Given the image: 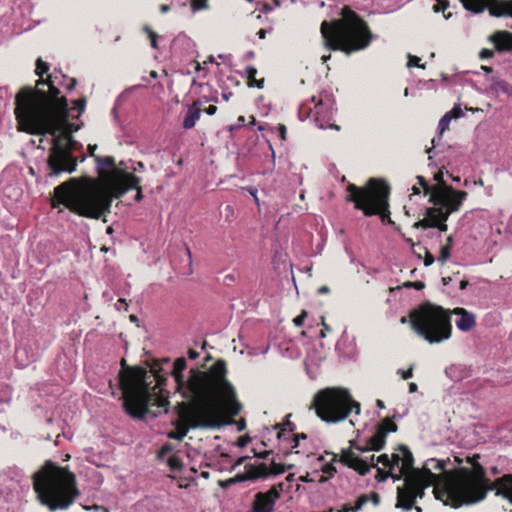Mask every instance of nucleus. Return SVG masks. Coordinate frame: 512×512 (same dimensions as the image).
Instances as JSON below:
<instances>
[{
    "instance_id": "79ce46f5",
    "label": "nucleus",
    "mask_w": 512,
    "mask_h": 512,
    "mask_svg": "<svg viewBox=\"0 0 512 512\" xmlns=\"http://www.w3.org/2000/svg\"><path fill=\"white\" fill-rule=\"evenodd\" d=\"M420 60L421 59L418 56L408 54L407 66L408 67L416 66L418 68L425 69L426 68V64H420Z\"/></svg>"
},
{
    "instance_id": "69168bd1",
    "label": "nucleus",
    "mask_w": 512,
    "mask_h": 512,
    "mask_svg": "<svg viewBox=\"0 0 512 512\" xmlns=\"http://www.w3.org/2000/svg\"><path fill=\"white\" fill-rule=\"evenodd\" d=\"M67 80H68L69 82H68V84L66 85V89H67L68 91H72V90L76 87V85H77V80H76V78H68Z\"/></svg>"
},
{
    "instance_id": "09e8293b",
    "label": "nucleus",
    "mask_w": 512,
    "mask_h": 512,
    "mask_svg": "<svg viewBox=\"0 0 512 512\" xmlns=\"http://www.w3.org/2000/svg\"><path fill=\"white\" fill-rule=\"evenodd\" d=\"M322 472L327 474L329 477H333L336 473V468L333 463H327L322 467Z\"/></svg>"
},
{
    "instance_id": "c85d7f7f",
    "label": "nucleus",
    "mask_w": 512,
    "mask_h": 512,
    "mask_svg": "<svg viewBox=\"0 0 512 512\" xmlns=\"http://www.w3.org/2000/svg\"><path fill=\"white\" fill-rule=\"evenodd\" d=\"M489 81H491V85L488 89V92H491L493 94H498L499 92H502L504 94L510 95L511 89L507 82L504 80H501L498 76H491L487 77Z\"/></svg>"
},
{
    "instance_id": "ea45409f",
    "label": "nucleus",
    "mask_w": 512,
    "mask_h": 512,
    "mask_svg": "<svg viewBox=\"0 0 512 512\" xmlns=\"http://www.w3.org/2000/svg\"><path fill=\"white\" fill-rule=\"evenodd\" d=\"M167 464L172 471H180L183 468V462L180 457L172 455L168 458Z\"/></svg>"
},
{
    "instance_id": "4c0bfd02",
    "label": "nucleus",
    "mask_w": 512,
    "mask_h": 512,
    "mask_svg": "<svg viewBox=\"0 0 512 512\" xmlns=\"http://www.w3.org/2000/svg\"><path fill=\"white\" fill-rule=\"evenodd\" d=\"M259 140V137L257 134H252L247 138V144L242 148L244 155H253L254 152L252 150V145H255L257 141Z\"/></svg>"
},
{
    "instance_id": "cd10ccee",
    "label": "nucleus",
    "mask_w": 512,
    "mask_h": 512,
    "mask_svg": "<svg viewBox=\"0 0 512 512\" xmlns=\"http://www.w3.org/2000/svg\"><path fill=\"white\" fill-rule=\"evenodd\" d=\"M193 258H173L171 260V266L180 275L188 276L193 273Z\"/></svg>"
},
{
    "instance_id": "58836bf2",
    "label": "nucleus",
    "mask_w": 512,
    "mask_h": 512,
    "mask_svg": "<svg viewBox=\"0 0 512 512\" xmlns=\"http://www.w3.org/2000/svg\"><path fill=\"white\" fill-rule=\"evenodd\" d=\"M143 32H145L147 34V36L149 37L150 39V44H151V47L154 48V49H158V43H157V40L159 38L158 34L156 32H154L150 26L148 25H144L143 28H142Z\"/></svg>"
},
{
    "instance_id": "6e6552de",
    "label": "nucleus",
    "mask_w": 512,
    "mask_h": 512,
    "mask_svg": "<svg viewBox=\"0 0 512 512\" xmlns=\"http://www.w3.org/2000/svg\"><path fill=\"white\" fill-rule=\"evenodd\" d=\"M433 179L437 183L432 185L428 191L426 190V194H429L428 201L433 206L425 209V218L415 222L413 227L435 228L439 232H446L448 217L460 209L468 193L448 185L444 180L443 170L436 172Z\"/></svg>"
},
{
    "instance_id": "20e7f679",
    "label": "nucleus",
    "mask_w": 512,
    "mask_h": 512,
    "mask_svg": "<svg viewBox=\"0 0 512 512\" xmlns=\"http://www.w3.org/2000/svg\"><path fill=\"white\" fill-rule=\"evenodd\" d=\"M210 381L196 379L192 382V390L198 392L196 400L201 407L203 416L216 415L227 426L234 423L233 417L237 416L242 406L236 398V391L227 379V364L223 359H218L210 367Z\"/></svg>"
},
{
    "instance_id": "4468645a",
    "label": "nucleus",
    "mask_w": 512,
    "mask_h": 512,
    "mask_svg": "<svg viewBox=\"0 0 512 512\" xmlns=\"http://www.w3.org/2000/svg\"><path fill=\"white\" fill-rule=\"evenodd\" d=\"M440 481V476L429 472L427 468L414 470L404 478V485L397 487L396 508L409 511L414 507L416 499H422L425 495V489L434 486V494L440 499V491L436 487Z\"/></svg>"
},
{
    "instance_id": "13d9d810",
    "label": "nucleus",
    "mask_w": 512,
    "mask_h": 512,
    "mask_svg": "<svg viewBox=\"0 0 512 512\" xmlns=\"http://www.w3.org/2000/svg\"><path fill=\"white\" fill-rule=\"evenodd\" d=\"M115 307L117 310H121L122 308L127 311L128 304L124 298L118 299L117 303L115 304Z\"/></svg>"
},
{
    "instance_id": "338daca9",
    "label": "nucleus",
    "mask_w": 512,
    "mask_h": 512,
    "mask_svg": "<svg viewBox=\"0 0 512 512\" xmlns=\"http://www.w3.org/2000/svg\"><path fill=\"white\" fill-rule=\"evenodd\" d=\"M238 130H239V128H238V127H236V124L230 125V126L228 127V131L230 132V138H231L232 140H235V139H236V134H235V133H236Z\"/></svg>"
},
{
    "instance_id": "412c9836",
    "label": "nucleus",
    "mask_w": 512,
    "mask_h": 512,
    "mask_svg": "<svg viewBox=\"0 0 512 512\" xmlns=\"http://www.w3.org/2000/svg\"><path fill=\"white\" fill-rule=\"evenodd\" d=\"M275 429H278L277 438L281 441H290V438L287 437L288 434L292 433L291 441L294 443L292 445V449H295L299 445V441L301 439H307V435L305 433H293L295 430V424L287 420L284 424H276Z\"/></svg>"
},
{
    "instance_id": "72a5a7b5",
    "label": "nucleus",
    "mask_w": 512,
    "mask_h": 512,
    "mask_svg": "<svg viewBox=\"0 0 512 512\" xmlns=\"http://www.w3.org/2000/svg\"><path fill=\"white\" fill-rule=\"evenodd\" d=\"M445 466L446 464L444 461L431 458L424 463L422 468H427L429 472H432V470H437L441 472L445 471Z\"/></svg>"
},
{
    "instance_id": "9b49d317",
    "label": "nucleus",
    "mask_w": 512,
    "mask_h": 512,
    "mask_svg": "<svg viewBox=\"0 0 512 512\" xmlns=\"http://www.w3.org/2000/svg\"><path fill=\"white\" fill-rule=\"evenodd\" d=\"M311 409L323 422L338 423L347 419L352 412L359 415L361 405L353 399L348 389L326 387L313 396Z\"/></svg>"
},
{
    "instance_id": "052dcab7",
    "label": "nucleus",
    "mask_w": 512,
    "mask_h": 512,
    "mask_svg": "<svg viewBox=\"0 0 512 512\" xmlns=\"http://www.w3.org/2000/svg\"><path fill=\"white\" fill-rule=\"evenodd\" d=\"M350 447L354 448L355 450H357L359 452L371 451V449H366V446L357 445L354 440L350 441Z\"/></svg>"
},
{
    "instance_id": "6ab92c4d",
    "label": "nucleus",
    "mask_w": 512,
    "mask_h": 512,
    "mask_svg": "<svg viewBox=\"0 0 512 512\" xmlns=\"http://www.w3.org/2000/svg\"><path fill=\"white\" fill-rule=\"evenodd\" d=\"M463 8L473 14L487 10L491 17L512 18V0H460Z\"/></svg>"
},
{
    "instance_id": "423d86ee",
    "label": "nucleus",
    "mask_w": 512,
    "mask_h": 512,
    "mask_svg": "<svg viewBox=\"0 0 512 512\" xmlns=\"http://www.w3.org/2000/svg\"><path fill=\"white\" fill-rule=\"evenodd\" d=\"M339 19L323 21L320 32L328 50L342 51L347 55L367 48L376 37L367 23L349 6L341 9Z\"/></svg>"
},
{
    "instance_id": "a18cd8bd",
    "label": "nucleus",
    "mask_w": 512,
    "mask_h": 512,
    "mask_svg": "<svg viewBox=\"0 0 512 512\" xmlns=\"http://www.w3.org/2000/svg\"><path fill=\"white\" fill-rule=\"evenodd\" d=\"M449 7L448 0H437V3L433 6V10L435 12H445V10Z\"/></svg>"
},
{
    "instance_id": "b1692460",
    "label": "nucleus",
    "mask_w": 512,
    "mask_h": 512,
    "mask_svg": "<svg viewBox=\"0 0 512 512\" xmlns=\"http://www.w3.org/2000/svg\"><path fill=\"white\" fill-rule=\"evenodd\" d=\"M397 450L402 453V462L399 470V475H402V479L409 475L417 468H414V457L409 448L405 445H399Z\"/></svg>"
},
{
    "instance_id": "8fccbe9b",
    "label": "nucleus",
    "mask_w": 512,
    "mask_h": 512,
    "mask_svg": "<svg viewBox=\"0 0 512 512\" xmlns=\"http://www.w3.org/2000/svg\"><path fill=\"white\" fill-rule=\"evenodd\" d=\"M390 459H391V466H392V470H393L395 466H399V464H401L402 453L399 451L396 453H393Z\"/></svg>"
},
{
    "instance_id": "a211bd4d",
    "label": "nucleus",
    "mask_w": 512,
    "mask_h": 512,
    "mask_svg": "<svg viewBox=\"0 0 512 512\" xmlns=\"http://www.w3.org/2000/svg\"><path fill=\"white\" fill-rule=\"evenodd\" d=\"M332 461H339L347 467L354 469L362 476L366 475L370 471L371 467H375L377 468L375 479L378 482H384L389 477L394 481H399L402 479V475L394 474L392 470L385 471L384 469L377 467V465L374 463L369 465L366 460L361 459L351 449H343L339 459L337 454H333Z\"/></svg>"
},
{
    "instance_id": "1a4fd4ad",
    "label": "nucleus",
    "mask_w": 512,
    "mask_h": 512,
    "mask_svg": "<svg viewBox=\"0 0 512 512\" xmlns=\"http://www.w3.org/2000/svg\"><path fill=\"white\" fill-rule=\"evenodd\" d=\"M346 192L345 200L353 203L354 208L362 211L364 216H379L384 225H394L389 211L391 188L386 180L370 178L361 187L349 183Z\"/></svg>"
},
{
    "instance_id": "c756f323",
    "label": "nucleus",
    "mask_w": 512,
    "mask_h": 512,
    "mask_svg": "<svg viewBox=\"0 0 512 512\" xmlns=\"http://www.w3.org/2000/svg\"><path fill=\"white\" fill-rule=\"evenodd\" d=\"M257 74V69L254 66H248L244 73H241L242 76H246L248 87H257L262 89L264 87V78L256 79L255 76Z\"/></svg>"
},
{
    "instance_id": "2eb2a0df",
    "label": "nucleus",
    "mask_w": 512,
    "mask_h": 512,
    "mask_svg": "<svg viewBox=\"0 0 512 512\" xmlns=\"http://www.w3.org/2000/svg\"><path fill=\"white\" fill-rule=\"evenodd\" d=\"M46 111L29 114L28 116L18 118V124L20 130L34 135H46L50 134L52 137L63 133L64 136L68 133L78 131L81 126L69 122V107L67 106V112L65 116L62 115H50L51 113Z\"/></svg>"
},
{
    "instance_id": "774afa93",
    "label": "nucleus",
    "mask_w": 512,
    "mask_h": 512,
    "mask_svg": "<svg viewBox=\"0 0 512 512\" xmlns=\"http://www.w3.org/2000/svg\"><path fill=\"white\" fill-rule=\"evenodd\" d=\"M204 111L208 115L212 116L217 112V107L215 105H209Z\"/></svg>"
},
{
    "instance_id": "e433bc0d",
    "label": "nucleus",
    "mask_w": 512,
    "mask_h": 512,
    "mask_svg": "<svg viewBox=\"0 0 512 512\" xmlns=\"http://www.w3.org/2000/svg\"><path fill=\"white\" fill-rule=\"evenodd\" d=\"M49 69V63L43 61L40 57L36 60L35 74L37 76L42 77L44 74L48 73Z\"/></svg>"
},
{
    "instance_id": "864d4df0",
    "label": "nucleus",
    "mask_w": 512,
    "mask_h": 512,
    "mask_svg": "<svg viewBox=\"0 0 512 512\" xmlns=\"http://www.w3.org/2000/svg\"><path fill=\"white\" fill-rule=\"evenodd\" d=\"M321 325L322 329L320 331V337L325 338L327 333L331 331L330 326L325 322V318L321 317Z\"/></svg>"
},
{
    "instance_id": "9d476101",
    "label": "nucleus",
    "mask_w": 512,
    "mask_h": 512,
    "mask_svg": "<svg viewBox=\"0 0 512 512\" xmlns=\"http://www.w3.org/2000/svg\"><path fill=\"white\" fill-rule=\"evenodd\" d=\"M414 332L430 344L441 343L452 335L451 312L426 301L409 313Z\"/></svg>"
},
{
    "instance_id": "f704fd0d",
    "label": "nucleus",
    "mask_w": 512,
    "mask_h": 512,
    "mask_svg": "<svg viewBox=\"0 0 512 512\" xmlns=\"http://www.w3.org/2000/svg\"><path fill=\"white\" fill-rule=\"evenodd\" d=\"M179 45H182L186 48H191L192 40L189 37H187L184 33H180L173 39L171 48L176 49V47Z\"/></svg>"
},
{
    "instance_id": "ddd939ff",
    "label": "nucleus",
    "mask_w": 512,
    "mask_h": 512,
    "mask_svg": "<svg viewBox=\"0 0 512 512\" xmlns=\"http://www.w3.org/2000/svg\"><path fill=\"white\" fill-rule=\"evenodd\" d=\"M175 410L178 419L174 422L175 430L167 434L169 439L182 441L190 429H219L224 423L216 415L203 416L201 407L194 400L177 403Z\"/></svg>"
},
{
    "instance_id": "37998d69",
    "label": "nucleus",
    "mask_w": 512,
    "mask_h": 512,
    "mask_svg": "<svg viewBox=\"0 0 512 512\" xmlns=\"http://www.w3.org/2000/svg\"><path fill=\"white\" fill-rule=\"evenodd\" d=\"M207 0H191V10L193 13L207 8Z\"/></svg>"
},
{
    "instance_id": "5701e85b",
    "label": "nucleus",
    "mask_w": 512,
    "mask_h": 512,
    "mask_svg": "<svg viewBox=\"0 0 512 512\" xmlns=\"http://www.w3.org/2000/svg\"><path fill=\"white\" fill-rule=\"evenodd\" d=\"M451 315H457L459 318L455 321L456 327L462 332H468L476 325V316L472 312L467 311L465 308L456 307L450 310Z\"/></svg>"
},
{
    "instance_id": "4be33fe9",
    "label": "nucleus",
    "mask_w": 512,
    "mask_h": 512,
    "mask_svg": "<svg viewBox=\"0 0 512 512\" xmlns=\"http://www.w3.org/2000/svg\"><path fill=\"white\" fill-rule=\"evenodd\" d=\"M488 40L494 44L497 52L512 51V33L507 30H498L488 37Z\"/></svg>"
},
{
    "instance_id": "393cba45",
    "label": "nucleus",
    "mask_w": 512,
    "mask_h": 512,
    "mask_svg": "<svg viewBox=\"0 0 512 512\" xmlns=\"http://www.w3.org/2000/svg\"><path fill=\"white\" fill-rule=\"evenodd\" d=\"M464 116V112L461 108L460 104H455L453 108L445 113L438 123L437 130H440V133H444L448 128L452 119H458Z\"/></svg>"
},
{
    "instance_id": "680f3d73",
    "label": "nucleus",
    "mask_w": 512,
    "mask_h": 512,
    "mask_svg": "<svg viewBox=\"0 0 512 512\" xmlns=\"http://www.w3.org/2000/svg\"><path fill=\"white\" fill-rule=\"evenodd\" d=\"M250 442L249 436H241L237 440V445L239 447H245Z\"/></svg>"
},
{
    "instance_id": "a19ab883",
    "label": "nucleus",
    "mask_w": 512,
    "mask_h": 512,
    "mask_svg": "<svg viewBox=\"0 0 512 512\" xmlns=\"http://www.w3.org/2000/svg\"><path fill=\"white\" fill-rule=\"evenodd\" d=\"M290 468H291V466L286 467L283 464L276 463L273 461L271 463L269 474L279 475V474L284 473L287 469H290Z\"/></svg>"
},
{
    "instance_id": "c9c22d12",
    "label": "nucleus",
    "mask_w": 512,
    "mask_h": 512,
    "mask_svg": "<svg viewBox=\"0 0 512 512\" xmlns=\"http://www.w3.org/2000/svg\"><path fill=\"white\" fill-rule=\"evenodd\" d=\"M442 137H443V133H440V130H437V135L432 139V147L428 148L426 150V153L431 154L432 152H434L435 148L440 145V143L442 141ZM428 160L430 161L429 162V166L435 165L432 162V156L431 155H429Z\"/></svg>"
},
{
    "instance_id": "f3484780",
    "label": "nucleus",
    "mask_w": 512,
    "mask_h": 512,
    "mask_svg": "<svg viewBox=\"0 0 512 512\" xmlns=\"http://www.w3.org/2000/svg\"><path fill=\"white\" fill-rule=\"evenodd\" d=\"M186 367L187 362L185 358H177L173 364L172 376L174 377L176 383V389L181 394V396L186 400L196 401L198 399V392H194V390H192L193 388L191 384L198 378L210 381V368L206 371L192 368L189 371V376L187 380H185L183 372L186 369Z\"/></svg>"
},
{
    "instance_id": "e2e57ef3",
    "label": "nucleus",
    "mask_w": 512,
    "mask_h": 512,
    "mask_svg": "<svg viewBox=\"0 0 512 512\" xmlns=\"http://www.w3.org/2000/svg\"><path fill=\"white\" fill-rule=\"evenodd\" d=\"M171 450H172L171 445L169 443H166V444L162 445V447L160 448L159 456L161 457V456L169 453Z\"/></svg>"
},
{
    "instance_id": "0eeeda50",
    "label": "nucleus",
    "mask_w": 512,
    "mask_h": 512,
    "mask_svg": "<svg viewBox=\"0 0 512 512\" xmlns=\"http://www.w3.org/2000/svg\"><path fill=\"white\" fill-rule=\"evenodd\" d=\"M67 79L68 77L60 70L54 69L51 74H48V91L31 86L21 88L15 96L16 119L41 111L49 112L50 115L65 116L68 100L65 96H61L59 87L64 86V81Z\"/></svg>"
},
{
    "instance_id": "f8f14e48",
    "label": "nucleus",
    "mask_w": 512,
    "mask_h": 512,
    "mask_svg": "<svg viewBox=\"0 0 512 512\" xmlns=\"http://www.w3.org/2000/svg\"><path fill=\"white\" fill-rule=\"evenodd\" d=\"M52 146L49 149L46 177H58L62 173L71 174L76 171L78 158L74 152L81 151L83 145L68 133L64 137L54 135L51 139Z\"/></svg>"
},
{
    "instance_id": "de8ad7c7",
    "label": "nucleus",
    "mask_w": 512,
    "mask_h": 512,
    "mask_svg": "<svg viewBox=\"0 0 512 512\" xmlns=\"http://www.w3.org/2000/svg\"><path fill=\"white\" fill-rule=\"evenodd\" d=\"M307 311L306 310H302V312L300 313V315H298L297 317H295L293 319V323L296 327H302L303 324H304V321L305 319L307 318Z\"/></svg>"
},
{
    "instance_id": "7ed1b4c3",
    "label": "nucleus",
    "mask_w": 512,
    "mask_h": 512,
    "mask_svg": "<svg viewBox=\"0 0 512 512\" xmlns=\"http://www.w3.org/2000/svg\"><path fill=\"white\" fill-rule=\"evenodd\" d=\"M166 380L165 373L158 363L150 370H146L140 366H129L126 360L122 359L118 381L125 412L132 418H142L148 412L152 400L158 407L167 405L166 397L159 396L156 392L157 388L162 390Z\"/></svg>"
},
{
    "instance_id": "2f4dec72",
    "label": "nucleus",
    "mask_w": 512,
    "mask_h": 512,
    "mask_svg": "<svg viewBox=\"0 0 512 512\" xmlns=\"http://www.w3.org/2000/svg\"><path fill=\"white\" fill-rule=\"evenodd\" d=\"M94 160L97 165V170L100 172L101 169L116 170L115 159L112 156H94Z\"/></svg>"
},
{
    "instance_id": "473e14b6",
    "label": "nucleus",
    "mask_w": 512,
    "mask_h": 512,
    "mask_svg": "<svg viewBox=\"0 0 512 512\" xmlns=\"http://www.w3.org/2000/svg\"><path fill=\"white\" fill-rule=\"evenodd\" d=\"M369 497L366 494L361 495L357 498L354 505L346 503L340 509L341 512H357L368 502Z\"/></svg>"
},
{
    "instance_id": "5fc2aeb1",
    "label": "nucleus",
    "mask_w": 512,
    "mask_h": 512,
    "mask_svg": "<svg viewBox=\"0 0 512 512\" xmlns=\"http://www.w3.org/2000/svg\"><path fill=\"white\" fill-rule=\"evenodd\" d=\"M447 241H448V243L445 246L441 247L439 256H442V257L451 256L450 255V243L452 241L451 237H448Z\"/></svg>"
},
{
    "instance_id": "603ef678",
    "label": "nucleus",
    "mask_w": 512,
    "mask_h": 512,
    "mask_svg": "<svg viewBox=\"0 0 512 512\" xmlns=\"http://www.w3.org/2000/svg\"><path fill=\"white\" fill-rule=\"evenodd\" d=\"M417 181H418V184L423 188V191H424V195H427L426 194V190L428 191L429 189H431V186L428 184L427 180L425 179V177L421 176V175H418L416 177Z\"/></svg>"
},
{
    "instance_id": "4d7b16f0",
    "label": "nucleus",
    "mask_w": 512,
    "mask_h": 512,
    "mask_svg": "<svg viewBox=\"0 0 512 512\" xmlns=\"http://www.w3.org/2000/svg\"><path fill=\"white\" fill-rule=\"evenodd\" d=\"M494 56V51L493 50H490V49H482L479 53V57L481 59H490Z\"/></svg>"
},
{
    "instance_id": "6e6d98bb",
    "label": "nucleus",
    "mask_w": 512,
    "mask_h": 512,
    "mask_svg": "<svg viewBox=\"0 0 512 512\" xmlns=\"http://www.w3.org/2000/svg\"><path fill=\"white\" fill-rule=\"evenodd\" d=\"M405 287H413L417 290H422L425 287V284L422 281H414V282H406L404 284Z\"/></svg>"
},
{
    "instance_id": "bb28decb",
    "label": "nucleus",
    "mask_w": 512,
    "mask_h": 512,
    "mask_svg": "<svg viewBox=\"0 0 512 512\" xmlns=\"http://www.w3.org/2000/svg\"><path fill=\"white\" fill-rule=\"evenodd\" d=\"M440 262H441V274H442V281H443V284L444 285H448L451 281H452V276H450L448 273H449V270L452 266H456L458 267V264H456L455 262H453V258H446V257H443V258H437ZM453 276L454 277H457L460 275V270L459 268H457L456 271L452 270L451 271Z\"/></svg>"
},
{
    "instance_id": "3c124183",
    "label": "nucleus",
    "mask_w": 512,
    "mask_h": 512,
    "mask_svg": "<svg viewBox=\"0 0 512 512\" xmlns=\"http://www.w3.org/2000/svg\"><path fill=\"white\" fill-rule=\"evenodd\" d=\"M402 379L408 380L413 377V366H410L407 370L399 369L397 372Z\"/></svg>"
},
{
    "instance_id": "7c9ffc66",
    "label": "nucleus",
    "mask_w": 512,
    "mask_h": 512,
    "mask_svg": "<svg viewBox=\"0 0 512 512\" xmlns=\"http://www.w3.org/2000/svg\"><path fill=\"white\" fill-rule=\"evenodd\" d=\"M247 470L248 477L251 480L266 478L269 475V469L265 463H260L257 466L250 465Z\"/></svg>"
},
{
    "instance_id": "bf43d9fd",
    "label": "nucleus",
    "mask_w": 512,
    "mask_h": 512,
    "mask_svg": "<svg viewBox=\"0 0 512 512\" xmlns=\"http://www.w3.org/2000/svg\"><path fill=\"white\" fill-rule=\"evenodd\" d=\"M279 136L282 140H286L287 128L284 124H279L278 127Z\"/></svg>"
},
{
    "instance_id": "a878e982",
    "label": "nucleus",
    "mask_w": 512,
    "mask_h": 512,
    "mask_svg": "<svg viewBox=\"0 0 512 512\" xmlns=\"http://www.w3.org/2000/svg\"><path fill=\"white\" fill-rule=\"evenodd\" d=\"M199 106H200L199 101H196L193 104L187 106L188 110H187V113H186L183 123H182V127L184 129H186V130L192 129L195 126L197 120H199L200 115H201V109Z\"/></svg>"
},
{
    "instance_id": "aec40b11",
    "label": "nucleus",
    "mask_w": 512,
    "mask_h": 512,
    "mask_svg": "<svg viewBox=\"0 0 512 512\" xmlns=\"http://www.w3.org/2000/svg\"><path fill=\"white\" fill-rule=\"evenodd\" d=\"M397 424L391 418H384L377 426L375 433L367 440L366 449L380 451L386 444L387 434L396 432Z\"/></svg>"
},
{
    "instance_id": "f257e3e1",
    "label": "nucleus",
    "mask_w": 512,
    "mask_h": 512,
    "mask_svg": "<svg viewBox=\"0 0 512 512\" xmlns=\"http://www.w3.org/2000/svg\"><path fill=\"white\" fill-rule=\"evenodd\" d=\"M120 177L111 182L109 191L96 187H78L77 178H69L54 189L55 200L71 212L87 218L99 219L110 211L113 199H118L130 189H136L134 200L143 199L141 178L119 170Z\"/></svg>"
},
{
    "instance_id": "dca6fc26",
    "label": "nucleus",
    "mask_w": 512,
    "mask_h": 512,
    "mask_svg": "<svg viewBox=\"0 0 512 512\" xmlns=\"http://www.w3.org/2000/svg\"><path fill=\"white\" fill-rule=\"evenodd\" d=\"M311 102L314 104L311 107L308 103H303L298 110V117L301 121L307 118L313 120L318 128L324 129L333 118V105L335 99L332 93L323 90L319 96H312Z\"/></svg>"
},
{
    "instance_id": "0e129e2a",
    "label": "nucleus",
    "mask_w": 512,
    "mask_h": 512,
    "mask_svg": "<svg viewBox=\"0 0 512 512\" xmlns=\"http://www.w3.org/2000/svg\"><path fill=\"white\" fill-rule=\"evenodd\" d=\"M247 191L250 193L251 197L254 198V201L257 205H259V199L257 197V189L255 187H248Z\"/></svg>"
},
{
    "instance_id": "c03bdc74",
    "label": "nucleus",
    "mask_w": 512,
    "mask_h": 512,
    "mask_svg": "<svg viewBox=\"0 0 512 512\" xmlns=\"http://www.w3.org/2000/svg\"><path fill=\"white\" fill-rule=\"evenodd\" d=\"M86 97L83 96L77 100H74L72 103L74 104L75 108L78 110L79 115H81L85 111L86 107Z\"/></svg>"
},
{
    "instance_id": "49530a36",
    "label": "nucleus",
    "mask_w": 512,
    "mask_h": 512,
    "mask_svg": "<svg viewBox=\"0 0 512 512\" xmlns=\"http://www.w3.org/2000/svg\"><path fill=\"white\" fill-rule=\"evenodd\" d=\"M377 462L381 463L384 467L388 468V470H392L391 459L387 454H382L378 456Z\"/></svg>"
},
{
    "instance_id": "f03ea898",
    "label": "nucleus",
    "mask_w": 512,
    "mask_h": 512,
    "mask_svg": "<svg viewBox=\"0 0 512 512\" xmlns=\"http://www.w3.org/2000/svg\"><path fill=\"white\" fill-rule=\"evenodd\" d=\"M479 459V454L467 456L465 461L471 468L460 467L452 472L450 482L442 491L452 507L458 508L463 504L480 502L485 499L488 492L494 490L497 496H502L512 503V474H505L491 481Z\"/></svg>"
},
{
    "instance_id": "39448f33",
    "label": "nucleus",
    "mask_w": 512,
    "mask_h": 512,
    "mask_svg": "<svg viewBox=\"0 0 512 512\" xmlns=\"http://www.w3.org/2000/svg\"><path fill=\"white\" fill-rule=\"evenodd\" d=\"M32 483L38 501L51 512L68 509L80 496L76 475L51 460L33 474Z\"/></svg>"
}]
</instances>
